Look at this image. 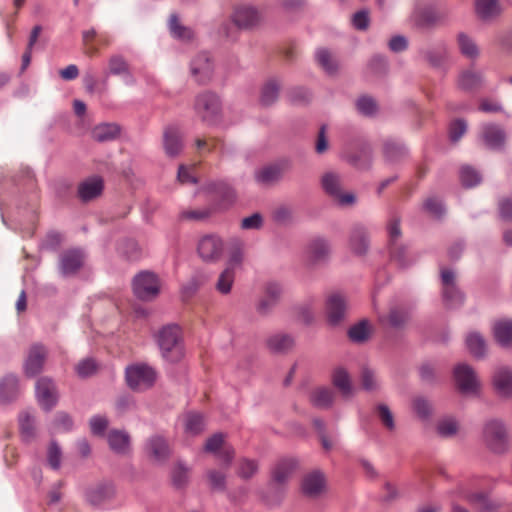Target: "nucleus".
Returning a JSON list of instances; mask_svg holds the SVG:
<instances>
[{"mask_svg":"<svg viewBox=\"0 0 512 512\" xmlns=\"http://www.w3.org/2000/svg\"><path fill=\"white\" fill-rule=\"evenodd\" d=\"M158 345L162 356L169 362H178L183 357L180 328L177 325L163 327L158 334Z\"/></svg>","mask_w":512,"mask_h":512,"instance_id":"nucleus-1","label":"nucleus"},{"mask_svg":"<svg viewBox=\"0 0 512 512\" xmlns=\"http://www.w3.org/2000/svg\"><path fill=\"white\" fill-rule=\"evenodd\" d=\"M483 439L494 453L501 454L508 449V433L504 423L497 419L488 420L483 427Z\"/></svg>","mask_w":512,"mask_h":512,"instance_id":"nucleus-2","label":"nucleus"},{"mask_svg":"<svg viewBox=\"0 0 512 512\" xmlns=\"http://www.w3.org/2000/svg\"><path fill=\"white\" fill-rule=\"evenodd\" d=\"M220 109V100L216 94L203 92L197 95L194 102V111L203 122L212 124L217 121Z\"/></svg>","mask_w":512,"mask_h":512,"instance_id":"nucleus-3","label":"nucleus"},{"mask_svg":"<svg viewBox=\"0 0 512 512\" xmlns=\"http://www.w3.org/2000/svg\"><path fill=\"white\" fill-rule=\"evenodd\" d=\"M126 380L133 390L143 391L155 383L156 372L146 364H135L126 369Z\"/></svg>","mask_w":512,"mask_h":512,"instance_id":"nucleus-4","label":"nucleus"},{"mask_svg":"<svg viewBox=\"0 0 512 512\" xmlns=\"http://www.w3.org/2000/svg\"><path fill=\"white\" fill-rule=\"evenodd\" d=\"M206 190L212 195L213 203L210 207L214 212L229 208L236 200L235 190L224 181L211 182Z\"/></svg>","mask_w":512,"mask_h":512,"instance_id":"nucleus-5","label":"nucleus"},{"mask_svg":"<svg viewBox=\"0 0 512 512\" xmlns=\"http://www.w3.org/2000/svg\"><path fill=\"white\" fill-rule=\"evenodd\" d=\"M454 378L459 391L463 394L477 395L481 388L480 380L474 369L467 364H458L454 368Z\"/></svg>","mask_w":512,"mask_h":512,"instance_id":"nucleus-6","label":"nucleus"},{"mask_svg":"<svg viewBox=\"0 0 512 512\" xmlns=\"http://www.w3.org/2000/svg\"><path fill=\"white\" fill-rule=\"evenodd\" d=\"M160 289L157 276L151 272H141L133 280V291L137 298L141 300L154 299Z\"/></svg>","mask_w":512,"mask_h":512,"instance_id":"nucleus-7","label":"nucleus"},{"mask_svg":"<svg viewBox=\"0 0 512 512\" xmlns=\"http://www.w3.org/2000/svg\"><path fill=\"white\" fill-rule=\"evenodd\" d=\"M223 250V240L215 234L201 237L197 245L198 255L204 262H217L222 257Z\"/></svg>","mask_w":512,"mask_h":512,"instance_id":"nucleus-8","label":"nucleus"},{"mask_svg":"<svg viewBox=\"0 0 512 512\" xmlns=\"http://www.w3.org/2000/svg\"><path fill=\"white\" fill-rule=\"evenodd\" d=\"M283 293L284 288L280 283L276 281L267 282L263 287V294L256 305L257 312L263 316L270 314L280 302Z\"/></svg>","mask_w":512,"mask_h":512,"instance_id":"nucleus-9","label":"nucleus"},{"mask_svg":"<svg viewBox=\"0 0 512 512\" xmlns=\"http://www.w3.org/2000/svg\"><path fill=\"white\" fill-rule=\"evenodd\" d=\"M322 187L327 194L342 206H348L355 202V196L352 193H342L341 177L336 173L329 172L324 174L322 177Z\"/></svg>","mask_w":512,"mask_h":512,"instance_id":"nucleus-10","label":"nucleus"},{"mask_svg":"<svg viewBox=\"0 0 512 512\" xmlns=\"http://www.w3.org/2000/svg\"><path fill=\"white\" fill-rule=\"evenodd\" d=\"M389 249L391 260L398 266L405 267L408 261L405 258V248L398 243L401 237L399 220L393 218L388 224Z\"/></svg>","mask_w":512,"mask_h":512,"instance_id":"nucleus-11","label":"nucleus"},{"mask_svg":"<svg viewBox=\"0 0 512 512\" xmlns=\"http://www.w3.org/2000/svg\"><path fill=\"white\" fill-rule=\"evenodd\" d=\"M115 494V487L111 482H101L86 490L85 499L90 505L97 507L111 501Z\"/></svg>","mask_w":512,"mask_h":512,"instance_id":"nucleus-12","label":"nucleus"},{"mask_svg":"<svg viewBox=\"0 0 512 512\" xmlns=\"http://www.w3.org/2000/svg\"><path fill=\"white\" fill-rule=\"evenodd\" d=\"M36 397L39 405L49 411L58 399L54 383L48 378H40L36 383Z\"/></svg>","mask_w":512,"mask_h":512,"instance_id":"nucleus-13","label":"nucleus"},{"mask_svg":"<svg viewBox=\"0 0 512 512\" xmlns=\"http://www.w3.org/2000/svg\"><path fill=\"white\" fill-rule=\"evenodd\" d=\"M190 71L200 84L207 83L213 75V63L207 53L197 55L191 62Z\"/></svg>","mask_w":512,"mask_h":512,"instance_id":"nucleus-14","label":"nucleus"},{"mask_svg":"<svg viewBox=\"0 0 512 512\" xmlns=\"http://www.w3.org/2000/svg\"><path fill=\"white\" fill-rule=\"evenodd\" d=\"M326 487L324 474L319 470L307 473L301 483V490L308 497H317L322 494Z\"/></svg>","mask_w":512,"mask_h":512,"instance_id":"nucleus-15","label":"nucleus"},{"mask_svg":"<svg viewBox=\"0 0 512 512\" xmlns=\"http://www.w3.org/2000/svg\"><path fill=\"white\" fill-rule=\"evenodd\" d=\"M84 253L80 249H69L60 256L59 267L63 275L75 274L84 263Z\"/></svg>","mask_w":512,"mask_h":512,"instance_id":"nucleus-16","label":"nucleus"},{"mask_svg":"<svg viewBox=\"0 0 512 512\" xmlns=\"http://www.w3.org/2000/svg\"><path fill=\"white\" fill-rule=\"evenodd\" d=\"M205 451L215 453L226 465H229L234 457L233 448L224 444V435L221 433L214 434L207 439Z\"/></svg>","mask_w":512,"mask_h":512,"instance_id":"nucleus-17","label":"nucleus"},{"mask_svg":"<svg viewBox=\"0 0 512 512\" xmlns=\"http://www.w3.org/2000/svg\"><path fill=\"white\" fill-rule=\"evenodd\" d=\"M288 169L287 161L268 165L255 172V180L260 184H272L280 180Z\"/></svg>","mask_w":512,"mask_h":512,"instance_id":"nucleus-18","label":"nucleus"},{"mask_svg":"<svg viewBox=\"0 0 512 512\" xmlns=\"http://www.w3.org/2000/svg\"><path fill=\"white\" fill-rule=\"evenodd\" d=\"M347 305L344 296L340 293H332L326 301L328 321L332 325L338 324L345 315Z\"/></svg>","mask_w":512,"mask_h":512,"instance_id":"nucleus-19","label":"nucleus"},{"mask_svg":"<svg viewBox=\"0 0 512 512\" xmlns=\"http://www.w3.org/2000/svg\"><path fill=\"white\" fill-rule=\"evenodd\" d=\"M46 354V349L42 345H33L28 352L24 364L25 374L32 377L40 373L46 359Z\"/></svg>","mask_w":512,"mask_h":512,"instance_id":"nucleus-20","label":"nucleus"},{"mask_svg":"<svg viewBox=\"0 0 512 512\" xmlns=\"http://www.w3.org/2000/svg\"><path fill=\"white\" fill-rule=\"evenodd\" d=\"M349 248L357 256H363L369 249V236L367 230L361 225H355L349 236Z\"/></svg>","mask_w":512,"mask_h":512,"instance_id":"nucleus-21","label":"nucleus"},{"mask_svg":"<svg viewBox=\"0 0 512 512\" xmlns=\"http://www.w3.org/2000/svg\"><path fill=\"white\" fill-rule=\"evenodd\" d=\"M493 385L499 395L512 396V370L506 366L497 367L493 373Z\"/></svg>","mask_w":512,"mask_h":512,"instance_id":"nucleus-22","label":"nucleus"},{"mask_svg":"<svg viewBox=\"0 0 512 512\" xmlns=\"http://www.w3.org/2000/svg\"><path fill=\"white\" fill-rule=\"evenodd\" d=\"M104 188L103 180L99 176L90 177L78 186V196L83 202H88L101 195Z\"/></svg>","mask_w":512,"mask_h":512,"instance_id":"nucleus-23","label":"nucleus"},{"mask_svg":"<svg viewBox=\"0 0 512 512\" xmlns=\"http://www.w3.org/2000/svg\"><path fill=\"white\" fill-rule=\"evenodd\" d=\"M481 137L484 144L490 149H500L505 143V132L498 125H484L482 127Z\"/></svg>","mask_w":512,"mask_h":512,"instance_id":"nucleus-24","label":"nucleus"},{"mask_svg":"<svg viewBox=\"0 0 512 512\" xmlns=\"http://www.w3.org/2000/svg\"><path fill=\"white\" fill-rule=\"evenodd\" d=\"M234 23L241 28H249L260 21L259 12L250 6H238L233 14Z\"/></svg>","mask_w":512,"mask_h":512,"instance_id":"nucleus-25","label":"nucleus"},{"mask_svg":"<svg viewBox=\"0 0 512 512\" xmlns=\"http://www.w3.org/2000/svg\"><path fill=\"white\" fill-rule=\"evenodd\" d=\"M163 145L168 156H177L183 148L180 131L175 127L166 128L163 135Z\"/></svg>","mask_w":512,"mask_h":512,"instance_id":"nucleus-26","label":"nucleus"},{"mask_svg":"<svg viewBox=\"0 0 512 512\" xmlns=\"http://www.w3.org/2000/svg\"><path fill=\"white\" fill-rule=\"evenodd\" d=\"M19 391L18 377L13 374L4 376L0 381V403L13 401Z\"/></svg>","mask_w":512,"mask_h":512,"instance_id":"nucleus-27","label":"nucleus"},{"mask_svg":"<svg viewBox=\"0 0 512 512\" xmlns=\"http://www.w3.org/2000/svg\"><path fill=\"white\" fill-rule=\"evenodd\" d=\"M267 348L278 354L289 352L294 346V339L289 334L277 333L267 338Z\"/></svg>","mask_w":512,"mask_h":512,"instance_id":"nucleus-28","label":"nucleus"},{"mask_svg":"<svg viewBox=\"0 0 512 512\" xmlns=\"http://www.w3.org/2000/svg\"><path fill=\"white\" fill-rule=\"evenodd\" d=\"M147 452L156 461H164L170 454V448L167 441L161 436L151 437L146 444Z\"/></svg>","mask_w":512,"mask_h":512,"instance_id":"nucleus-29","label":"nucleus"},{"mask_svg":"<svg viewBox=\"0 0 512 512\" xmlns=\"http://www.w3.org/2000/svg\"><path fill=\"white\" fill-rule=\"evenodd\" d=\"M110 448L118 454H127L130 450V437L122 430H112L108 434Z\"/></svg>","mask_w":512,"mask_h":512,"instance_id":"nucleus-30","label":"nucleus"},{"mask_svg":"<svg viewBox=\"0 0 512 512\" xmlns=\"http://www.w3.org/2000/svg\"><path fill=\"white\" fill-rule=\"evenodd\" d=\"M496 341L504 347L512 346V320H500L494 324Z\"/></svg>","mask_w":512,"mask_h":512,"instance_id":"nucleus-31","label":"nucleus"},{"mask_svg":"<svg viewBox=\"0 0 512 512\" xmlns=\"http://www.w3.org/2000/svg\"><path fill=\"white\" fill-rule=\"evenodd\" d=\"M296 461L294 459H282L277 462L273 469V479L278 484L285 483L292 475L296 468Z\"/></svg>","mask_w":512,"mask_h":512,"instance_id":"nucleus-32","label":"nucleus"},{"mask_svg":"<svg viewBox=\"0 0 512 512\" xmlns=\"http://www.w3.org/2000/svg\"><path fill=\"white\" fill-rule=\"evenodd\" d=\"M19 429L22 441L29 443L36 437L35 419L28 412L19 415Z\"/></svg>","mask_w":512,"mask_h":512,"instance_id":"nucleus-33","label":"nucleus"},{"mask_svg":"<svg viewBox=\"0 0 512 512\" xmlns=\"http://www.w3.org/2000/svg\"><path fill=\"white\" fill-rule=\"evenodd\" d=\"M334 400V393L331 389L319 387L313 390L310 395V401L317 408H329Z\"/></svg>","mask_w":512,"mask_h":512,"instance_id":"nucleus-34","label":"nucleus"},{"mask_svg":"<svg viewBox=\"0 0 512 512\" xmlns=\"http://www.w3.org/2000/svg\"><path fill=\"white\" fill-rule=\"evenodd\" d=\"M234 281L235 271L231 270V267H225L215 282V289L221 295H228L232 291Z\"/></svg>","mask_w":512,"mask_h":512,"instance_id":"nucleus-35","label":"nucleus"},{"mask_svg":"<svg viewBox=\"0 0 512 512\" xmlns=\"http://www.w3.org/2000/svg\"><path fill=\"white\" fill-rule=\"evenodd\" d=\"M482 82V75L472 69L461 72L458 78V85L463 90L477 89L482 85Z\"/></svg>","mask_w":512,"mask_h":512,"instance_id":"nucleus-36","label":"nucleus"},{"mask_svg":"<svg viewBox=\"0 0 512 512\" xmlns=\"http://www.w3.org/2000/svg\"><path fill=\"white\" fill-rule=\"evenodd\" d=\"M330 252V246L324 239L313 240L308 247V257L311 262L325 259Z\"/></svg>","mask_w":512,"mask_h":512,"instance_id":"nucleus-37","label":"nucleus"},{"mask_svg":"<svg viewBox=\"0 0 512 512\" xmlns=\"http://www.w3.org/2000/svg\"><path fill=\"white\" fill-rule=\"evenodd\" d=\"M108 71L111 75L130 76V66L126 59L120 54L110 56L108 60Z\"/></svg>","mask_w":512,"mask_h":512,"instance_id":"nucleus-38","label":"nucleus"},{"mask_svg":"<svg viewBox=\"0 0 512 512\" xmlns=\"http://www.w3.org/2000/svg\"><path fill=\"white\" fill-rule=\"evenodd\" d=\"M280 90V84L275 79L268 80L262 90H261V96L260 101L262 105L269 106L272 105L278 98Z\"/></svg>","mask_w":512,"mask_h":512,"instance_id":"nucleus-39","label":"nucleus"},{"mask_svg":"<svg viewBox=\"0 0 512 512\" xmlns=\"http://www.w3.org/2000/svg\"><path fill=\"white\" fill-rule=\"evenodd\" d=\"M119 134V128L115 124H101L96 126L92 131V136L99 142L112 140Z\"/></svg>","mask_w":512,"mask_h":512,"instance_id":"nucleus-40","label":"nucleus"},{"mask_svg":"<svg viewBox=\"0 0 512 512\" xmlns=\"http://www.w3.org/2000/svg\"><path fill=\"white\" fill-rule=\"evenodd\" d=\"M408 313L402 308H392L387 317H380L381 323H387L393 328H401L408 321Z\"/></svg>","mask_w":512,"mask_h":512,"instance_id":"nucleus-41","label":"nucleus"},{"mask_svg":"<svg viewBox=\"0 0 512 512\" xmlns=\"http://www.w3.org/2000/svg\"><path fill=\"white\" fill-rule=\"evenodd\" d=\"M244 258V243L240 240H234L229 249V259L226 267H231V270L236 271V268L241 265Z\"/></svg>","mask_w":512,"mask_h":512,"instance_id":"nucleus-42","label":"nucleus"},{"mask_svg":"<svg viewBox=\"0 0 512 512\" xmlns=\"http://www.w3.org/2000/svg\"><path fill=\"white\" fill-rule=\"evenodd\" d=\"M441 279L443 285V297L445 299H450V294L453 292L457 295V298H461V293L455 286V274L450 269H442L441 271Z\"/></svg>","mask_w":512,"mask_h":512,"instance_id":"nucleus-43","label":"nucleus"},{"mask_svg":"<svg viewBox=\"0 0 512 512\" xmlns=\"http://www.w3.org/2000/svg\"><path fill=\"white\" fill-rule=\"evenodd\" d=\"M333 384L341 391L344 396H349L352 391L350 377L343 368L335 369L333 373Z\"/></svg>","mask_w":512,"mask_h":512,"instance_id":"nucleus-44","label":"nucleus"},{"mask_svg":"<svg viewBox=\"0 0 512 512\" xmlns=\"http://www.w3.org/2000/svg\"><path fill=\"white\" fill-rule=\"evenodd\" d=\"M318 64L329 74L334 73L338 68V63L333 54L327 49H319L316 53Z\"/></svg>","mask_w":512,"mask_h":512,"instance_id":"nucleus-45","label":"nucleus"},{"mask_svg":"<svg viewBox=\"0 0 512 512\" xmlns=\"http://www.w3.org/2000/svg\"><path fill=\"white\" fill-rule=\"evenodd\" d=\"M466 344L470 353L475 357H482L486 352V344L478 333H470L466 338Z\"/></svg>","mask_w":512,"mask_h":512,"instance_id":"nucleus-46","label":"nucleus"},{"mask_svg":"<svg viewBox=\"0 0 512 512\" xmlns=\"http://www.w3.org/2000/svg\"><path fill=\"white\" fill-rule=\"evenodd\" d=\"M406 155V149L396 141L389 140L384 144V156L389 162H397Z\"/></svg>","mask_w":512,"mask_h":512,"instance_id":"nucleus-47","label":"nucleus"},{"mask_svg":"<svg viewBox=\"0 0 512 512\" xmlns=\"http://www.w3.org/2000/svg\"><path fill=\"white\" fill-rule=\"evenodd\" d=\"M204 429V419L199 413H188L185 416V431L197 435Z\"/></svg>","mask_w":512,"mask_h":512,"instance_id":"nucleus-48","label":"nucleus"},{"mask_svg":"<svg viewBox=\"0 0 512 512\" xmlns=\"http://www.w3.org/2000/svg\"><path fill=\"white\" fill-rule=\"evenodd\" d=\"M212 213L214 211L210 206L204 209H185L180 212L179 218L184 221H202L207 219Z\"/></svg>","mask_w":512,"mask_h":512,"instance_id":"nucleus-49","label":"nucleus"},{"mask_svg":"<svg viewBox=\"0 0 512 512\" xmlns=\"http://www.w3.org/2000/svg\"><path fill=\"white\" fill-rule=\"evenodd\" d=\"M458 430L459 424L452 417L443 418L437 424V432L442 437H452L457 434Z\"/></svg>","mask_w":512,"mask_h":512,"instance_id":"nucleus-50","label":"nucleus"},{"mask_svg":"<svg viewBox=\"0 0 512 512\" xmlns=\"http://www.w3.org/2000/svg\"><path fill=\"white\" fill-rule=\"evenodd\" d=\"M458 45L461 53L468 58H475L479 51L474 41L467 35L461 33L458 35Z\"/></svg>","mask_w":512,"mask_h":512,"instance_id":"nucleus-51","label":"nucleus"},{"mask_svg":"<svg viewBox=\"0 0 512 512\" xmlns=\"http://www.w3.org/2000/svg\"><path fill=\"white\" fill-rule=\"evenodd\" d=\"M370 332L369 323L367 321H361L349 329L348 335L352 341L363 342L369 338Z\"/></svg>","mask_w":512,"mask_h":512,"instance_id":"nucleus-52","label":"nucleus"},{"mask_svg":"<svg viewBox=\"0 0 512 512\" xmlns=\"http://www.w3.org/2000/svg\"><path fill=\"white\" fill-rule=\"evenodd\" d=\"M458 493L462 495L465 499H467L471 504L475 505L479 510L486 511L490 510L491 506L489 504L488 498L483 493L476 494H466L462 487L458 488Z\"/></svg>","mask_w":512,"mask_h":512,"instance_id":"nucleus-53","label":"nucleus"},{"mask_svg":"<svg viewBox=\"0 0 512 512\" xmlns=\"http://www.w3.org/2000/svg\"><path fill=\"white\" fill-rule=\"evenodd\" d=\"M476 11L482 18H489L498 13L497 0H477Z\"/></svg>","mask_w":512,"mask_h":512,"instance_id":"nucleus-54","label":"nucleus"},{"mask_svg":"<svg viewBox=\"0 0 512 512\" xmlns=\"http://www.w3.org/2000/svg\"><path fill=\"white\" fill-rule=\"evenodd\" d=\"M169 27L172 35L176 38L188 40L192 37V31L189 28L180 25L179 20L175 15L170 17Z\"/></svg>","mask_w":512,"mask_h":512,"instance_id":"nucleus-55","label":"nucleus"},{"mask_svg":"<svg viewBox=\"0 0 512 512\" xmlns=\"http://www.w3.org/2000/svg\"><path fill=\"white\" fill-rule=\"evenodd\" d=\"M377 416L379 420L381 421L382 425L388 429L389 431L394 430L395 428V421L394 416L389 409V407L385 404H380L377 406L376 409Z\"/></svg>","mask_w":512,"mask_h":512,"instance_id":"nucleus-56","label":"nucleus"},{"mask_svg":"<svg viewBox=\"0 0 512 512\" xmlns=\"http://www.w3.org/2000/svg\"><path fill=\"white\" fill-rule=\"evenodd\" d=\"M460 178L462 184L466 187H473L481 181L479 173L472 167H462L460 171Z\"/></svg>","mask_w":512,"mask_h":512,"instance_id":"nucleus-57","label":"nucleus"},{"mask_svg":"<svg viewBox=\"0 0 512 512\" xmlns=\"http://www.w3.org/2000/svg\"><path fill=\"white\" fill-rule=\"evenodd\" d=\"M413 409L415 413L422 419H427L432 413L431 403L423 397H416L414 399Z\"/></svg>","mask_w":512,"mask_h":512,"instance_id":"nucleus-58","label":"nucleus"},{"mask_svg":"<svg viewBox=\"0 0 512 512\" xmlns=\"http://www.w3.org/2000/svg\"><path fill=\"white\" fill-rule=\"evenodd\" d=\"M358 111L366 116L373 115L377 110L376 102L368 96H362L356 103Z\"/></svg>","mask_w":512,"mask_h":512,"instance_id":"nucleus-59","label":"nucleus"},{"mask_svg":"<svg viewBox=\"0 0 512 512\" xmlns=\"http://www.w3.org/2000/svg\"><path fill=\"white\" fill-rule=\"evenodd\" d=\"M257 464L253 460L241 459L238 463V475L243 479L252 477L257 471Z\"/></svg>","mask_w":512,"mask_h":512,"instance_id":"nucleus-60","label":"nucleus"},{"mask_svg":"<svg viewBox=\"0 0 512 512\" xmlns=\"http://www.w3.org/2000/svg\"><path fill=\"white\" fill-rule=\"evenodd\" d=\"M209 483L213 489L224 490L226 484V474L218 470H209L207 472Z\"/></svg>","mask_w":512,"mask_h":512,"instance_id":"nucleus-61","label":"nucleus"},{"mask_svg":"<svg viewBox=\"0 0 512 512\" xmlns=\"http://www.w3.org/2000/svg\"><path fill=\"white\" fill-rule=\"evenodd\" d=\"M47 459L51 468L58 469L60 467L62 452L55 442H51L48 447Z\"/></svg>","mask_w":512,"mask_h":512,"instance_id":"nucleus-62","label":"nucleus"},{"mask_svg":"<svg viewBox=\"0 0 512 512\" xmlns=\"http://www.w3.org/2000/svg\"><path fill=\"white\" fill-rule=\"evenodd\" d=\"M97 370V364L96 362L91 359L87 358L82 361H80L76 366V372L80 377H88L94 374Z\"/></svg>","mask_w":512,"mask_h":512,"instance_id":"nucleus-63","label":"nucleus"},{"mask_svg":"<svg viewBox=\"0 0 512 512\" xmlns=\"http://www.w3.org/2000/svg\"><path fill=\"white\" fill-rule=\"evenodd\" d=\"M499 216L504 221H512V198L504 197L498 203Z\"/></svg>","mask_w":512,"mask_h":512,"instance_id":"nucleus-64","label":"nucleus"}]
</instances>
